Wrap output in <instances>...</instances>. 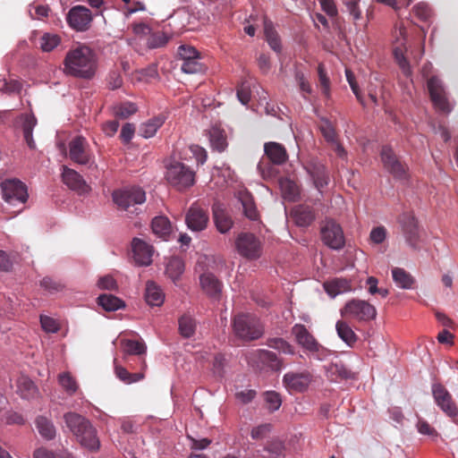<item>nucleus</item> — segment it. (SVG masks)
I'll return each instance as SVG.
<instances>
[{
	"instance_id": "bb28decb",
	"label": "nucleus",
	"mask_w": 458,
	"mask_h": 458,
	"mask_svg": "<svg viewBox=\"0 0 458 458\" xmlns=\"http://www.w3.org/2000/svg\"><path fill=\"white\" fill-rule=\"evenodd\" d=\"M323 286L331 297L352 291V282L345 278H334L325 282Z\"/></svg>"
},
{
	"instance_id": "6ab92c4d",
	"label": "nucleus",
	"mask_w": 458,
	"mask_h": 458,
	"mask_svg": "<svg viewBox=\"0 0 458 458\" xmlns=\"http://www.w3.org/2000/svg\"><path fill=\"white\" fill-rule=\"evenodd\" d=\"M199 285L202 292L209 298L219 300L222 295L223 283L211 272H204L199 276Z\"/></svg>"
},
{
	"instance_id": "052dcab7",
	"label": "nucleus",
	"mask_w": 458,
	"mask_h": 458,
	"mask_svg": "<svg viewBox=\"0 0 458 458\" xmlns=\"http://www.w3.org/2000/svg\"><path fill=\"white\" fill-rule=\"evenodd\" d=\"M386 238V229L384 226H377L371 230L370 241L375 244L382 243Z\"/></svg>"
},
{
	"instance_id": "0e129e2a",
	"label": "nucleus",
	"mask_w": 458,
	"mask_h": 458,
	"mask_svg": "<svg viewBox=\"0 0 458 458\" xmlns=\"http://www.w3.org/2000/svg\"><path fill=\"white\" fill-rule=\"evenodd\" d=\"M417 428L418 431L422 435L431 436V437H437L438 434L437 430L431 427L428 421L424 420L423 419H419L417 422Z\"/></svg>"
},
{
	"instance_id": "cd10ccee",
	"label": "nucleus",
	"mask_w": 458,
	"mask_h": 458,
	"mask_svg": "<svg viewBox=\"0 0 458 458\" xmlns=\"http://www.w3.org/2000/svg\"><path fill=\"white\" fill-rule=\"evenodd\" d=\"M293 214L295 223L299 226H309L316 218L313 208L308 205L296 207Z\"/></svg>"
},
{
	"instance_id": "ddd939ff",
	"label": "nucleus",
	"mask_w": 458,
	"mask_h": 458,
	"mask_svg": "<svg viewBox=\"0 0 458 458\" xmlns=\"http://www.w3.org/2000/svg\"><path fill=\"white\" fill-rule=\"evenodd\" d=\"M235 248L241 256L248 259H259L262 252L261 242L250 233H240L235 241Z\"/></svg>"
},
{
	"instance_id": "ea45409f",
	"label": "nucleus",
	"mask_w": 458,
	"mask_h": 458,
	"mask_svg": "<svg viewBox=\"0 0 458 458\" xmlns=\"http://www.w3.org/2000/svg\"><path fill=\"white\" fill-rule=\"evenodd\" d=\"M209 140L213 149L223 152L227 148L226 135L224 130L214 126L209 131Z\"/></svg>"
},
{
	"instance_id": "a878e982",
	"label": "nucleus",
	"mask_w": 458,
	"mask_h": 458,
	"mask_svg": "<svg viewBox=\"0 0 458 458\" xmlns=\"http://www.w3.org/2000/svg\"><path fill=\"white\" fill-rule=\"evenodd\" d=\"M264 150L269 160L275 165H283L286 162L288 155L285 148L277 142H267Z\"/></svg>"
},
{
	"instance_id": "de8ad7c7",
	"label": "nucleus",
	"mask_w": 458,
	"mask_h": 458,
	"mask_svg": "<svg viewBox=\"0 0 458 458\" xmlns=\"http://www.w3.org/2000/svg\"><path fill=\"white\" fill-rule=\"evenodd\" d=\"M121 344L126 354L140 355L146 351L144 343L140 341L126 339L123 340Z\"/></svg>"
},
{
	"instance_id": "603ef678",
	"label": "nucleus",
	"mask_w": 458,
	"mask_h": 458,
	"mask_svg": "<svg viewBox=\"0 0 458 458\" xmlns=\"http://www.w3.org/2000/svg\"><path fill=\"white\" fill-rule=\"evenodd\" d=\"M59 384L69 394H73L77 389L78 385L75 379L68 372H64L58 377Z\"/></svg>"
},
{
	"instance_id": "423d86ee",
	"label": "nucleus",
	"mask_w": 458,
	"mask_h": 458,
	"mask_svg": "<svg viewBox=\"0 0 458 458\" xmlns=\"http://www.w3.org/2000/svg\"><path fill=\"white\" fill-rule=\"evenodd\" d=\"M112 198L119 209L134 215L139 210L137 205H141L145 202L146 193L141 188L133 186L114 191Z\"/></svg>"
},
{
	"instance_id": "f8f14e48",
	"label": "nucleus",
	"mask_w": 458,
	"mask_h": 458,
	"mask_svg": "<svg viewBox=\"0 0 458 458\" xmlns=\"http://www.w3.org/2000/svg\"><path fill=\"white\" fill-rule=\"evenodd\" d=\"M402 233L406 243L413 250L420 248V228L417 218L412 212H403L398 217Z\"/></svg>"
},
{
	"instance_id": "c85d7f7f",
	"label": "nucleus",
	"mask_w": 458,
	"mask_h": 458,
	"mask_svg": "<svg viewBox=\"0 0 458 458\" xmlns=\"http://www.w3.org/2000/svg\"><path fill=\"white\" fill-rule=\"evenodd\" d=\"M239 200L242 203L243 214L246 217L252 221H257L259 219V213L255 205L253 197L250 192H240Z\"/></svg>"
},
{
	"instance_id": "6e6d98bb",
	"label": "nucleus",
	"mask_w": 458,
	"mask_h": 458,
	"mask_svg": "<svg viewBox=\"0 0 458 458\" xmlns=\"http://www.w3.org/2000/svg\"><path fill=\"white\" fill-rule=\"evenodd\" d=\"M177 55L182 63L200 55L195 47L187 45L180 46L178 47Z\"/></svg>"
},
{
	"instance_id": "f3484780",
	"label": "nucleus",
	"mask_w": 458,
	"mask_h": 458,
	"mask_svg": "<svg viewBox=\"0 0 458 458\" xmlns=\"http://www.w3.org/2000/svg\"><path fill=\"white\" fill-rule=\"evenodd\" d=\"M66 19L71 28L77 31H85L90 26L92 14L86 6L76 5L70 9Z\"/></svg>"
},
{
	"instance_id": "b1692460",
	"label": "nucleus",
	"mask_w": 458,
	"mask_h": 458,
	"mask_svg": "<svg viewBox=\"0 0 458 458\" xmlns=\"http://www.w3.org/2000/svg\"><path fill=\"white\" fill-rule=\"evenodd\" d=\"M255 356L260 363L273 371L277 372L284 368L283 359L271 351L259 349L255 352Z\"/></svg>"
},
{
	"instance_id": "72a5a7b5",
	"label": "nucleus",
	"mask_w": 458,
	"mask_h": 458,
	"mask_svg": "<svg viewBox=\"0 0 458 458\" xmlns=\"http://www.w3.org/2000/svg\"><path fill=\"white\" fill-rule=\"evenodd\" d=\"M145 299L151 306H160L164 302L165 295L156 283L148 281L146 284Z\"/></svg>"
},
{
	"instance_id": "1a4fd4ad",
	"label": "nucleus",
	"mask_w": 458,
	"mask_h": 458,
	"mask_svg": "<svg viewBox=\"0 0 458 458\" xmlns=\"http://www.w3.org/2000/svg\"><path fill=\"white\" fill-rule=\"evenodd\" d=\"M321 240L333 250H342L345 245L344 231L340 224L332 218H326L320 226Z\"/></svg>"
},
{
	"instance_id": "37998d69",
	"label": "nucleus",
	"mask_w": 458,
	"mask_h": 458,
	"mask_svg": "<svg viewBox=\"0 0 458 458\" xmlns=\"http://www.w3.org/2000/svg\"><path fill=\"white\" fill-rule=\"evenodd\" d=\"M196 330V322L189 315H183L179 318V332L184 338L191 337Z\"/></svg>"
},
{
	"instance_id": "2eb2a0df",
	"label": "nucleus",
	"mask_w": 458,
	"mask_h": 458,
	"mask_svg": "<svg viewBox=\"0 0 458 458\" xmlns=\"http://www.w3.org/2000/svg\"><path fill=\"white\" fill-rule=\"evenodd\" d=\"M312 381L309 370L289 371L283 377V385L290 394L304 393Z\"/></svg>"
},
{
	"instance_id": "3c124183",
	"label": "nucleus",
	"mask_w": 458,
	"mask_h": 458,
	"mask_svg": "<svg viewBox=\"0 0 458 458\" xmlns=\"http://www.w3.org/2000/svg\"><path fill=\"white\" fill-rule=\"evenodd\" d=\"M60 44V37L56 34L46 33L40 38V48L50 52Z\"/></svg>"
},
{
	"instance_id": "4c0bfd02",
	"label": "nucleus",
	"mask_w": 458,
	"mask_h": 458,
	"mask_svg": "<svg viewBox=\"0 0 458 458\" xmlns=\"http://www.w3.org/2000/svg\"><path fill=\"white\" fill-rule=\"evenodd\" d=\"M264 33L269 47L276 53L281 52V40L271 21L264 20Z\"/></svg>"
},
{
	"instance_id": "393cba45",
	"label": "nucleus",
	"mask_w": 458,
	"mask_h": 458,
	"mask_svg": "<svg viewBox=\"0 0 458 458\" xmlns=\"http://www.w3.org/2000/svg\"><path fill=\"white\" fill-rule=\"evenodd\" d=\"M212 210L216 229L221 233H227L233 226V220L223 208V205L215 203L212 207Z\"/></svg>"
},
{
	"instance_id": "2f4dec72",
	"label": "nucleus",
	"mask_w": 458,
	"mask_h": 458,
	"mask_svg": "<svg viewBox=\"0 0 458 458\" xmlns=\"http://www.w3.org/2000/svg\"><path fill=\"white\" fill-rule=\"evenodd\" d=\"M35 424L38 433L46 440H53L55 437L56 428L50 419L45 416H38Z\"/></svg>"
},
{
	"instance_id": "6e6552de",
	"label": "nucleus",
	"mask_w": 458,
	"mask_h": 458,
	"mask_svg": "<svg viewBox=\"0 0 458 458\" xmlns=\"http://www.w3.org/2000/svg\"><path fill=\"white\" fill-rule=\"evenodd\" d=\"M3 199L10 206L24 205L29 198L28 189L19 179H5L0 183Z\"/></svg>"
},
{
	"instance_id": "8fccbe9b",
	"label": "nucleus",
	"mask_w": 458,
	"mask_h": 458,
	"mask_svg": "<svg viewBox=\"0 0 458 458\" xmlns=\"http://www.w3.org/2000/svg\"><path fill=\"white\" fill-rule=\"evenodd\" d=\"M320 131L328 143L335 142L337 140V134L333 123L327 118H321V123L319 125Z\"/></svg>"
},
{
	"instance_id": "a211bd4d",
	"label": "nucleus",
	"mask_w": 458,
	"mask_h": 458,
	"mask_svg": "<svg viewBox=\"0 0 458 458\" xmlns=\"http://www.w3.org/2000/svg\"><path fill=\"white\" fill-rule=\"evenodd\" d=\"M292 335L294 336L296 343L307 352H318L322 348L313 335L302 324H295L292 327Z\"/></svg>"
},
{
	"instance_id": "58836bf2",
	"label": "nucleus",
	"mask_w": 458,
	"mask_h": 458,
	"mask_svg": "<svg viewBox=\"0 0 458 458\" xmlns=\"http://www.w3.org/2000/svg\"><path fill=\"white\" fill-rule=\"evenodd\" d=\"M392 276L395 284L403 289H411L415 283L413 276L401 267L393 268Z\"/></svg>"
},
{
	"instance_id": "680f3d73",
	"label": "nucleus",
	"mask_w": 458,
	"mask_h": 458,
	"mask_svg": "<svg viewBox=\"0 0 458 458\" xmlns=\"http://www.w3.org/2000/svg\"><path fill=\"white\" fill-rule=\"evenodd\" d=\"M19 388L21 391L22 396L24 398H29L30 396L33 395L36 392V386L34 383L28 378H23L20 382Z\"/></svg>"
},
{
	"instance_id": "4468645a",
	"label": "nucleus",
	"mask_w": 458,
	"mask_h": 458,
	"mask_svg": "<svg viewBox=\"0 0 458 458\" xmlns=\"http://www.w3.org/2000/svg\"><path fill=\"white\" fill-rule=\"evenodd\" d=\"M427 87L434 106L442 113H450L452 107L448 102L442 81L437 76H431L428 79Z\"/></svg>"
},
{
	"instance_id": "9d476101",
	"label": "nucleus",
	"mask_w": 458,
	"mask_h": 458,
	"mask_svg": "<svg viewBox=\"0 0 458 458\" xmlns=\"http://www.w3.org/2000/svg\"><path fill=\"white\" fill-rule=\"evenodd\" d=\"M381 161L384 168L395 179L405 181L409 178V168L388 147L384 146L380 152Z\"/></svg>"
},
{
	"instance_id": "e2e57ef3",
	"label": "nucleus",
	"mask_w": 458,
	"mask_h": 458,
	"mask_svg": "<svg viewBox=\"0 0 458 458\" xmlns=\"http://www.w3.org/2000/svg\"><path fill=\"white\" fill-rule=\"evenodd\" d=\"M344 4L347 7L349 13L353 17L354 21L360 19L361 12L359 8V0H344Z\"/></svg>"
},
{
	"instance_id": "864d4df0",
	"label": "nucleus",
	"mask_w": 458,
	"mask_h": 458,
	"mask_svg": "<svg viewBox=\"0 0 458 458\" xmlns=\"http://www.w3.org/2000/svg\"><path fill=\"white\" fill-rule=\"evenodd\" d=\"M168 37L164 32H155L149 35L147 39V46L149 48H158L166 45Z\"/></svg>"
},
{
	"instance_id": "20e7f679",
	"label": "nucleus",
	"mask_w": 458,
	"mask_h": 458,
	"mask_svg": "<svg viewBox=\"0 0 458 458\" xmlns=\"http://www.w3.org/2000/svg\"><path fill=\"white\" fill-rule=\"evenodd\" d=\"M195 177V171L180 161L174 160L166 166L165 179L178 191H184L193 186Z\"/></svg>"
},
{
	"instance_id": "09e8293b",
	"label": "nucleus",
	"mask_w": 458,
	"mask_h": 458,
	"mask_svg": "<svg viewBox=\"0 0 458 458\" xmlns=\"http://www.w3.org/2000/svg\"><path fill=\"white\" fill-rule=\"evenodd\" d=\"M138 108L131 102H123L114 108V115L120 119H127L137 112Z\"/></svg>"
},
{
	"instance_id": "f704fd0d",
	"label": "nucleus",
	"mask_w": 458,
	"mask_h": 458,
	"mask_svg": "<svg viewBox=\"0 0 458 458\" xmlns=\"http://www.w3.org/2000/svg\"><path fill=\"white\" fill-rule=\"evenodd\" d=\"M328 377L331 380L350 379L354 377L352 372L342 361L332 362L327 368Z\"/></svg>"
},
{
	"instance_id": "7c9ffc66",
	"label": "nucleus",
	"mask_w": 458,
	"mask_h": 458,
	"mask_svg": "<svg viewBox=\"0 0 458 458\" xmlns=\"http://www.w3.org/2000/svg\"><path fill=\"white\" fill-rule=\"evenodd\" d=\"M185 265L183 260L179 257H171L165 266V275L176 283L183 274Z\"/></svg>"
},
{
	"instance_id": "a19ab883",
	"label": "nucleus",
	"mask_w": 458,
	"mask_h": 458,
	"mask_svg": "<svg viewBox=\"0 0 458 458\" xmlns=\"http://www.w3.org/2000/svg\"><path fill=\"white\" fill-rule=\"evenodd\" d=\"M98 303L106 311H114L124 307V302L112 294H101L98 298Z\"/></svg>"
},
{
	"instance_id": "4d7b16f0",
	"label": "nucleus",
	"mask_w": 458,
	"mask_h": 458,
	"mask_svg": "<svg viewBox=\"0 0 458 458\" xmlns=\"http://www.w3.org/2000/svg\"><path fill=\"white\" fill-rule=\"evenodd\" d=\"M21 89V85L15 80H6L5 78H0V91L5 93H19Z\"/></svg>"
},
{
	"instance_id": "49530a36",
	"label": "nucleus",
	"mask_w": 458,
	"mask_h": 458,
	"mask_svg": "<svg viewBox=\"0 0 458 458\" xmlns=\"http://www.w3.org/2000/svg\"><path fill=\"white\" fill-rule=\"evenodd\" d=\"M181 70L187 74L201 73L205 71V66L200 62V55L185 61L181 64Z\"/></svg>"
},
{
	"instance_id": "0eeeda50",
	"label": "nucleus",
	"mask_w": 458,
	"mask_h": 458,
	"mask_svg": "<svg viewBox=\"0 0 458 458\" xmlns=\"http://www.w3.org/2000/svg\"><path fill=\"white\" fill-rule=\"evenodd\" d=\"M69 157L78 165H87L89 168H98L89 143L82 136H77L69 142Z\"/></svg>"
},
{
	"instance_id": "473e14b6",
	"label": "nucleus",
	"mask_w": 458,
	"mask_h": 458,
	"mask_svg": "<svg viewBox=\"0 0 458 458\" xmlns=\"http://www.w3.org/2000/svg\"><path fill=\"white\" fill-rule=\"evenodd\" d=\"M338 336L350 347L358 341V336L346 320H338L335 324Z\"/></svg>"
},
{
	"instance_id": "412c9836",
	"label": "nucleus",
	"mask_w": 458,
	"mask_h": 458,
	"mask_svg": "<svg viewBox=\"0 0 458 458\" xmlns=\"http://www.w3.org/2000/svg\"><path fill=\"white\" fill-rule=\"evenodd\" d=\"M133 259L139 266H148L152 262L154 249L151 245L139 238H134L131 242Z\"/></svg>"
},
{
	"instance_id": "338daca9",
	"label": "nucleus",
	"mask_w": 458,
	"mask_h": 458,
	"mask_svg": "<svg viewBox=\"0 0 458 458\" xmlns=\"http://www.w3.org/2000/svg\"><path fill=\"white\" fill-rule=\"evenodd\" d=\"M108 88L112 90L119 89L123 85V78L119 72H111L107 77Z\"/></svg>"
},
{
	"instance_id": "5701e85b",
	"label": "nucleus",
	"mask_w": 458,
	"mask_h": 458,
	"mask_svg": "<svg viewBox=\"0 0 458 458\" xmlns=\"http://www.w3.org/2000/svg\"><path fill=\"white\" fill-rule=\"evenodd\" d=\"M62 179L64 183L71 190L81 194L88 192L90 189L83 177L77 171L65 165L63 166Z\"/></svg>"
},
{
	"instance_id": "774afa93",
	"label": "nucleus",
	"mask_w": 458,
	"mask_h": 458,
	"mask_svg": "<svg viewBox=\"0 0 458 458\" xmlns=\"http://www.w3.org/2000/svg\"><path fill=\"white\" fill-rule=\"evenodd\" d=\"M189 148L192 155L195 157L198 164L203 165L206 162L208 154L205 148L199 145H191Z\"/></svg>"
},
{
	"instance_id": "9b49d317",
	"label": "nucleus",
	"mask_w": 458,
	"mask_h": 458,
	"mask_svg": "<svg viewBox=\"0 0 458 458\" xmlns=\"http://www.w3.org/2000/svg\"><path fill=\"white\" fill-rule=\"evenodd\" d=\"M394 41L393 47V55L395 62L400 67L404 76L409 77L411 75V69L410 63L405 57L406 47V29L403 24L395 27L394 30Z\"/></svg>"
},
{
	"instance_id": "e433bc0d",
	"label": "nucleus",
	"mask_w": 458,
	"mask_h": 458,
	"mask_svg": "<svg viewBox=\"0 0 458 458\" xmlns=\"http://www.w3.org/2000/svg\"><path fill=\"white\" fill-rule=\"evenodd\" d=\"M165 121V117L163 114L149 119L141 124L140 128V135L146 139L153 137L157 130L164 124Z\"/></svg>"
},
{
	"instance_id": "c756f323",
	"label": "nucleus",
	"mask_w": 458,
	"mask_h": 458,
	"mask_svg": "<svg viewBox=\"0 0 458 458\" xmlns=\"http://www.w3.org/2000/svg\"><path fill=\"white\" fill-rule=\"evenodd\" d=\"M22 132L24 140L30 149L36 148V143L33 140L32 132L37 124V119L33 114H21Z\"/></svg>"
},
{
	"instance_id": "c03bdc74",
	"label": "nucleus",
	"mask_w": 458,
	"mask_h": 458,
	"mask_svg": "<svg viewBox=\"0 0 458 458\" xmlns=\"http://www.w3.org/2000/svg\"><path fill=\"white\" fill-rule=\"evenodd\" d=\"M280 188L284 199L295 200L299 196L300 192L297 184L289 179L280 180Z\"/></svg>"
},
{
	"instance_id": "13d9d810",
	"label": "nucleus",
	"mask_w": 458,
	"mask_h": 458,
	"mask_svg": "<svg viewBox=\"0 0 458 458\" xmlns=\"http://www.w3.org/2000/svg\"><path fill=\"white\" fill-rule=\"evenodd\" d=\"M272 425L269 423L260 424L257 427H254L251 429L250 437L254 440H261L265 438L271 431Z\"/></svg>"
},
{
	"instance_id": "c9c22d12",
	"label": "nucleus",
	"mask_w": 458,
	"mask_h": 458,
	"mask_svg": "<svg viewBox=\"0 0 458 458\" xmlns=\"http://www.w3.org/2000/svg\"><path fill=\"white\" fill-rule=\"evenodd\" d=\"M152 232L163 240H166L172 232V226L166 216H159L153 218L151 223Z\"/></svg>"
},
{
	"instance_id": "7ed1b4c3",
	"label": "nucleus",
	"mask_w": 458,
	"mask_h": 458,
	"mask_svg": "<svg viewBox=\"0 0 458 458\" xmlns=\"http://www.w3.org/2000/svg\"><path fill=\"white\" fill-rule=\"evenodd\" d=\"M233 334L244 342H250L260 338L264 327L259 318L250 313H239L233 318Z\"/></svg>"
},
{
	"instance_id": "39448f33",
	"label": "nucleus",
	"mask_w": 458,
	"mask_h": 458,
	"mask_svg": "<svg viewBox=\"0 0 458 458\" xmlns=\"http://www.w3.org/2000/svg\"><path fill=\"white\" fill-rule=\"evenodd\" d=\"M340 314L346 320L363 323L373 320L377 316V310L367 301L352 299L343 306Z\"/></svg>"
},
{
	"instance_id": "5fc2aeb1",
	"label": "nucleus",
	"mask_w": 458,
	"mask_h": 458,
	"mask_svg": "<svg viewBox=\"0 0 458 458\" xmlns=\"http://www.w3.org/2000/svg\"><path fill=\"white\" fill-rule=\"evenodd\" d=\"M265 402L270 411H277L282 404L281 395L275 391H267L264 394Z\"/></svg>"
},
{
	"instance_id": "a18cd8bd",
	"label": "nucleus",
	"mask_w": 458,
	"mask_h": 458,
	"mask_svg": "<svg viewBox=\"0 0 458 458\" xmlns=\"http://www.w3.org/2000/svg\"><path fill=\"white\" fill-rule=\"evenodd\" d=\"M114 370L117 377L124 383L131 384L143 378L141 373H130L126 369L116 363L114 360Z\"/></svg>"
},
{
	"instance_id": "aec40b11",
	"label": "nucleus",
	"mask_w": 458,
	"mask_h": 458,
	"mask_svg": "<svg viewBox=\"0 0 458 458\" xmlns=\"http://www.w3.org/2000/svg\"><path fill=\"white\" fill-rule=\"evenodd\" d=\"M185 222L191 231L199 232L207 227L208 215L206 210L193 204L186 214Z\"/></svg>"
},
{
	"instance_id": "bf43d9fd",
	"label": "nucleus",
	"mask_w": 458,
	"mask_h": 458,
	"mask_svg": "<svg viewBox=\"0 0 458 458\" xmlns=\"http://www.w3.org/2000/svg\"><path fill=\"white\" fill-rule=\"evenodd\" d=\"M413 13L420 21H427L431 16V9L426 3H419L413 7Z\"/></svg>"
},
{
	"instance_id": "f257e3e1",
	"label": "nucleus",
	"mask_w": 458,
	"mask_h": 458,
	"mask_svg": "<svg viewBox=\"0 0 458 458\" xmlns=\"http://www.w3.org/2000/svg\"><path fill=\"white\" fill-rule=\"evenodd\" d=\"M98 68V61L93 50L85 45L70 49L64 60V72L67 75L91 79Z\"/></svg>"
},
{
	"instance_id": "79ce46f5",
	"label": "nucleus",
	"mask_w": 458,
	"mask_h": 458,
	"mask_svg": "<svg viewBox=\"0 0 458 458\" xmlns=\"http://www.w3.org/2000/svg\"><path fill=\"white\" fill-rule=\"evenodd\" d=\"M266 344L272 349L284 354L293 355L295 353L294 347L290 344L286 340L281 337H269L266 341Z\"/></svg>"
},
{
	"instance_id": "4be33fe9",
	"label": "nucleus",
	"mask_w": 458,
	"mask_h": 458,
	"mask_svg": "<svg viewBox=\"0 0 458 458\" xmlns=\"http://www.w3.org/2000/svg\"><path fill=\"white\" fill-rule=\"evenodd\" d=\"M306 170L313 182L314 187L319 192H322L330 181L327 167L323 164L311 162L306 166Z\"/></svg>"
},
{
	"instance_id": "dca6fc26",
	"label": "nucleus",
	"mask_w": 458,
	"mask_h": 458,
	"mask_svg": "<svg viewBox=\"0 0 458 458\" xmlns=\"http://www.w3.org/2000/svg\"><path fill=\"white\" fill-rule=\"evenodd\" d=\"M432 394L437 406L448 416L454 418L458 414V407L453 401L451 394L440 383L432 385Z\"/></svg>"
},
{
	"instance_id": "f03ea898",
	"label": "nucleus",
	"mask_w": 458,
	"mask_h": 458,
	"mask_svg": "<svg viewBox=\"0 0 458 458\" xmlns=\"http://www.w3.org/2000/svg\"><path fill=\"white\" fill-rule=\"evenodd\" d=\"M64 420L81 446L92 453L99 450L100 441L97 429L89 420L77 412L69 411L64 414Z\"/></svg>"
},
{
	"instance_id": "69168bd1",
	"label": "nucleus",
	"mask_w": 458,
	"mask_h": 458,
	"mask_svg": "<svg viewBox=\"0 0 458 458\" xmlns=\"http://www.w3.org/2000/svg\"><path fill=\"white\" fill-rule=\"evenodd\" d=\"M40 285L44 289H46L51 293L58 292V291L62 290V288H63V285L59 282L54 280L53 278H51L49 276L44 277L40 281Z\"/></svg>"
}]
</instances>
